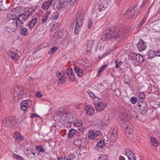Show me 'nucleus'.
<instances>
[{
    "label": "nucleus",
    "mask_w": 160,
    "mask_h": 160,
    "mask_svg": "<svg viewBox=\"0 0 160 160\" xmlns=\"http://www.w3.org/2000/svg\"><path fill=\"white\" fill-rule=\"evenodd\" d=\"M14 138H15V141L18 142H20L23 138L22 137L18 132H16L15 133Z\"/></svg>",
    "instance_id": "31"
},
{
    "label": "nucleus",
    "mask_w": 160,
    "mask_h": 160,
    "mask_svg": "<svg viewBox=\"0 0 160 160\" xmlns=\"http://www.w3.org/2000/svg\"><path fill=\"white\" fill-rule=\"evenodd\" d=\"M9 56L13 60H17L18 59V56L17 54H14L13 53L11 52L9 53Z\"/></svg>",
    "instance_id": "37"
},
{
    "label": "nucleus",
    "mask_w": 160,
    "mask_h": 160,
    "mask_svg": "<svg viewBox=\"0 0 160 160\" xmlns=\"http://www.w3.org/2000/svg\"><path fill=\"white\" fill-rule=\"evenodd\" d=\"M139 110H141L142 111L145 112V111L144 110V109L147 108V105L146 103H144L142 102H140L139 104Z\"/></svg>",
    "instance_id": "32"
},
{
    "label": "nucleus",
    "mask_w": 160,
    "mask_h": 160,
    "mask_svg": "<svg viewBox=\"0 0 160 160\" xmlns=\"http://www.w3.org/2000/svg\"><path fill=\"white\" fill-rule=\"evenodd\" d=\"M75 157V155L74 154H71L69 156V160H71L72 159Z\"/></svg>",
    "instance_id": "63"
},
{
    "label": "nucleus",
    "mask_w": 160,
    "mask_h": 160,
    "mask_svg": "<svg viewBox=\"0 0 160 160\" xmlns=\"http://www.w3.org/2000/svg\"><path fill=\"white\" fill-rule=\"evenodd\" d=\"M59 16V13L57 11L54 12L51 14L50 18L51 19H57Z\"/></svg>",
    "instance_id": "35"
},
{
    "label": "nucleus",
    "mask_w": 160,
    "mask_h": 160,
    "mask_svg": "<svg viewBox=\"0 0 160 160\" xmlns=\"http://www.w3.org/2000/svg\"><path fill=\"white\" fill-rule=\"evenodd\" d=\"M138 54H136L134 52H132L131 53L129 58L132 61H135L137 59V57Z\"/></svg>",
    "instance_id": "40"
},
{
    "label": "nucleus",
    "mask_w": 160,
    "mask_h": 160,
    "mask_svg": "<svg viewBox=\"0 0 160 160\" xmlns=\"http://www.w3.org/2000/svg\"><path fill=\"white\" fill-rule=\"evenodd\" d=\"M37 115L34 113H32L31 115V118H33L35 117H36Z\"/></svg>",
    "instance_id": "64"
},
{
    "label": "nucleus",
    "mask_w": 160,
    "mask_h": 160,
    "mask_svg": "<svg viewBox=\"0 0 160 160\" xmlns=\"http://www.w3.org/2000/svg\"><path fill=\"white\" fill-rule=\"evenodd\" d=\"M51 12L50 11H48L44 14L42 18V23H45L46 22L48 17L49 14Z\"/></svg>",
    "instance_id": "26"
},
{
    "label": "nucleus",
    "mask_w": 160,
    "mask_h": 160,
    "mask_svg": "<svg viewBox=\"0 0 160 160\" xmlns=\"http://www.w3.org/2000/svg\"><path fill=\"white\" fill-rule=\"evenodd\" d=\"M19 17H20L21 16H22V19L25 21H26L27 20V19L29 18L30 16V13L28 12H26L25 13H22V14H20L18 15Z\"/></svg>",
    "instance_id": "28"
},
{
    "label": "nucleus",
    "mask_w": 160,
    "mask_h": 160,
    "mask_svg": "<svg viewBox=\"0 0 160 160\" xmlns=\"http://www.w3.org/2000/svg\"><path fill=\"white\" fill-rule=\"evenodd\" d=\"M118 132L117 130L116 129H113L112 131V133L108 136L109 140L111 142H114L115 141L117 137V133Z\"/></svg>",
    "instance_id": "12"
},
{
    "label": "nucleus",
    "mask_w": 160,
    "mask_h": 160,
    "mask_svg": "<svg viewBox=\"0 0 160 160\" xmlns=\"http://www.w3.org/2000/svg\"><path fill=\"white\" fill-rule=\"evenodd\" d=\"M126 33L124 28L121 29L119 27L113 26L105 30L102 38L104 41L110 39L111 41H113L118 38V40H121L126 36Z\"/></svg>",
    "instance_id": "1"
},
{
    "label": "nucleus",
    "mask_w": 160,
    "mask_h": 160,
    "mask_svg": "<svg viewBox=\"0 0 160 160\" xmlns=\"http://www.w3.org/2000/svg\"><path fill=\"white\" fill-rule=\"evenodd\" d=\"M108 156L106 155H101L98 160H108Z\"/></svg>",
    "instance_id": "49"
},
{
    "label": "nucleus",
    "mask_w": 160,
    "mask_h": 160,
    "mask_svg": "<svg viewBox=\"0 0 160 160\" xmlns=\"http://www.w3.org/2000/svg\"><path fill=\"white\" fill-rule=\"evenodd\" d=\"M68 114L67 113L62 114L61 116L59 118V122L62 124H66L68 122Z\"/></svg>",
    "instance_id": "14"
},
{
    "label": "nucleus",
    "mask_w": 160,
    "mask_h": 160,
    "mask_svg": "<svg viewBox=\"0 0 160 160\" xmlns=\"http://www.w3.org/2000/svg\"><path fill=\"white\" fill-rule=\"evenodd\" d=\"M16 21V23L17 26H20L23 23V22L17 17Z\"/></svg>",
    "instance_id": "48"
},
{
    "label": "nucleus",
    "mask_w": 160,
    "mask_h": 160,
    "mask_svg": "<svg viewBox=\"0 0 160 160\" xmlns=\"http://www.w3.org/2000/svg\"><path fill=\"white\" fill-rule=\"evenodd\" d=\"M35 149L39 152L44 153L45 152V149L41 145H39L38 146L35 147Z\"/></svg>",
    "instance_id": "33"
},
{
    "label": "nucleus",
    "mask_w": 160,
    "mask_h": 160,
    "mask_svg": "<svg viewBox=\"0 0 160 160\" xmlns=\"http://www.w3.org/2000/svg\"><path fill=\"white\" fill-rule=\"evenodd\" d=\"M84 141V139L78 138L75 139L74 141V145L79 147H80L81 146L83 147L84 146L83 142Z\"/></svg>",
    "instance_id": "16"
},
{
    "label": "nucleus",
    "mask_w": 160,
    "mask_h": 160,
    "mask_svg": "<svg viewBox=\"0 0 160 160\" xmlns=\"http://www.w3.org/2000/svg\"><path fill=\"white\" fill-rule=\"evenodd\" d=\"M133 12H132V9L128 10L124 13V17L125 18H130L132 17L133 15Z\"/></svg>",
    "instance_id": "25"
},
{
    "label": "nucleus",
    "mask_w": 160,
    "mask_h": 160,
    "mask_svg": "<svg viewBox=\"0 0 160 160\" xmlns=\"http://www.w3.org/2000/svg\"><path fill=\"white\" fill-rule=\"evenodd\" d=\"M109 120V119H108L106 117H104L102 118L101 120H97L96 121L97 125L99 126L104 127L109 124V122L108 121Z\"/></svg>",
    "instance_id": "10"
},
{
    "label": "nucleus",
    "mask_w": 160,
    "mask_h": 160,
    "mask_svg": "<svg viewBox=\"0 0 160 160\" xmlns=\"http://www.w3.org/2000/svg\"><path fill=\"white\" fill-rule=\"evenodd\" d=\"M59 49L58 47L54 46L52 48L50 51L48 52V54L50 55H52L56 51Z\"/></svg>",
    "instance_id": "44"
},
{
    "label": "nucleus",
    "mask_w": 160,
    "mask_h": 160,
    "mask_svg": "<svg viewBox=\"0 0 160 160\" xmlns=\"http://www.w3.org/2000/svg\"><path fill=\"white\" fill-rule=\"evenodd\" d=\"M136 46L140 51L144 50L146 47L145 42L142 41V39L139 40L138 42L136 44Z\"/></svg>",
    "instance_id": "9"
},
{
    "label": "nucleus",
    "mask_w": 160,
    "mask_h": 160,
    "mask_svg": "<svg viewBox=\"0 0 160 160\" xmlns=\"http://www.w3.org/2000/svg\"><path fill=\"white\" fill-rule=\"evenodd\" d=\"M85 110L87 111V113L88 115L93 114L94 113V110L93 107H91V106L86 105L84 107Z\"/></svg>",
    "instance_id": "18"
},
{
    "label": "nucleus",
    "mask_w": 160,
    "mask_h": 160,
    "mask_svg": "<svg viewBox=\"0 0 160 160\" xmlns=\"http://www.w3.org/2000/svg\"><path fill=\"white\" fill-rule=\"evenodd\" d=\"M107 107L106 104L101 101L95 103V108L96 110L99 111L104 110Z\"/></svg>",
    "instance_id": "7"
},
{
    "label": "nucleus",
    "mask_w": 160,
    "mask_h": 160,
    "mask_svg": "<svg viewBox=\"0 0 160 160\" xmlns=\"http://www.w3.org/2000/svg\"><path fill=\"white\" fill-rule=\"evenodd\" d=\"M15 118L14 117L11 116L9 117L7 119L4 118L2 121V124L5 126L8 127L11 125H13L15 124Z\"/></svg>",
    "instance_id": "5"
},
{
    "label": "nucleus",
    "mask_w": 160,
    "mask_h": 160,
    "mask_svg": "<svg viewBox=\"0 0 160 160\" xmlns=\"http://www.w3.org/2000/svg\"><path fill=\"white\" fill-rule=\"evenodd\" d=\"M101 134V132L100 131L91 129L88 131L87 137L90 140L94 141L96 140V138Z\"/></svg>",
    "instance_id": "4"
},
{
    "label": "nucleus",
    "mask_w": 160,
    "mask_h": 160,
    "mask_svg": "<svg viewBox=\"0 0 160 160\" xmlns=\"http://www.w3.org/2000/svg\"><path fill=\"white\" fill-rule=\"evenodd\" d=\"M65 113V111L62 108H60L58 111V115Z\"/></svg>",
    "instance_id": "50"
},
{
    "label": "nucleus",
    "mask_w": 160,
    "mask_h": 160,
    "mask_svg": "<svg viewBox=\"0 0 160 160\" xmlns=\"http://www.w3.org/2000/svg\"><path fill=\"white\" fill-rule=\"evenodd\" d=\"M52 0L46 1L43 4L42 8L44 10H48L52 4Z\"/></svg>",
    "instance_id": "19"
},
{
    "label": "nucleus",
    "mask_w": 160,
    "mask_h": 160,
    "mask_svg": "<svg viewBox=\"0 0 160 160\" xmlns=\"http://www.w3.org/2000/svg\"><path fill=\"white\" fill-rule=\"evenodd\" d=\"M57 75L59 78L58 83L65 84L66 83L65 80L66 78V75L59 72L58 74H57Z\"/></svg>",
    "instance_id": "15"
},
{
    "label": "nucleus",
    "mask_w": 160,
    "mask_h": 160,
    "mask_svg": "<svg viewBox=\"0 0 160 160\" xmlns=\"http://www.w3.org/2000/svg\"><path fill=\"white\" fill-rule=\"evenodd\" d=\"M144 60V58L143 55L138 54L137 59L136 60V62L138 63H142Z\"/></svg>",
    "instance_id": "30"
},
{
    "label": "nucleus",
    "mask_w": 160,
    "mask_h": 160,
    "mask_svg": "<svg viewBox=\"0 0 160 160\" xmlns=\"http://www.w3.org/2000/svg\"><path fill=\"white\" fill-rule=\"evenodd\" d=\"M125 153L129 160H137L135 154L131 150L127 149L126 150Z\"/></svg>",
    "instance_id": "8"
},
{
    "label": "nucleus",
    "mask_w": 160,
    "mask_h": 160,
    "mask_svg": "<svg viewBox=\"0 0 160 160\" xmlns=\"http://www.w3.org/2000/svg\"><path fill=\"white\" fill-rule=\"evenodd\" d=\"M117 110L119 113H121L120 116H121L122 115H125V117L127 116V115H128L127 113L126 112L125 108L123 106H120L118 107Z\"/></svg>",
    "instance_id": "21"
},
{
    "label": "nucleus",
    "mask_w": 160,
    "mask_h": 160,
    "mask_svg": "<svg viewBox=\"0 0 160 160\" xmlns=\"http://www.w3.org/2000/svg\"><path fill=\"white\" fill-rule=\"evenodd\" d=\"M15 26L14 22H13L10 23V25L5 27V29L7 32L9 33H11L13 31Z\"/></svg>",
    "instance_id": "20"
},
{
    "label": "nucleus",
    "mask_w": 160,
    "mask_h": 160,
    "mask_svg": "<svg viewBox=\"0 0 160 160\" xmlns=\"http://www.w3.org/2000/svg\"><path fill=\"white\" fill-rule=\"evenodd\" d=\"M92 26V20H90L88 22V27L89 28L91 27Z\"/></svg>",
    "instance_id": "61"
},
{
    "label": "nucleus",
    "mask_w": 160,
    "mask_h": 160,
    "mask_svg": "<svg viewBox=\"0 0 160 160\" xmlns=\"http://www.w3.org/2000/svg\"><path fill=\"white\" fill-rule=\"evenodd\" d=\"M66 73L67 75L69 76V78L71 81H74L75 79L74 74L72 69H67L66 71Z\"/></svg>",
    "instance_id": "17"
},
{
    "label": "nucleus",
    "mask_w": 160,
    "mask_h": 160,
    "mask_svg": "<svg viewBox=\"0 0 160 160\" xmlns=\"http://www.w3.org/2000/svg\"><path fill=\"white\" fill-rule=\"evenodd\" d=\"M14 157L15 158L19 160H24V159L22 157L16 154H14Z\"/></svg>",
    "instance_id": "52"
},
{
    "label": "nucleus",
    "mask_w": 160,
    "mask_h": 160,
    "mask_svg": "<svg viewBox=\"0 0 160 160\" xmlns=\"http://www.w3.org/2000/svg\"><path fill=\"white\" fill-rule=\"evenodd\" d=\"M30 154L33 155V156L31 157L32 158H34L35 156H36V155L35 154V153L34 152V150L31 151Z\"/></svg>",
    "instance_id": "62"
},
{
    "label": "nucleus",
    "mask_w": 160,
    "mask_h": 160,
    "mask_svg": "<svg viewBox=\"0 0 160 160\" xmlns=\"http://www.w3.org/2000/svg\"><path fill=\"white\" fill-rule=\"evenodd\" d=\"M94 42V41L92 39L88 41L87 46V51L89 52L91 50L93 45Z\"/></svg>",
    "instance_id": "29"
},
{
    "label": "nucleus",
    "mask_w": 160,
    "mask_h": 160,
    "mask_svg": "<svg viewBox=\"0 0 160 160\" xmlns=\"http://www.w3.org/2000/svg\"><path fill=\"white\" fill-rule=\"evenodd\" d=\"M21 108L23 111H25L28 107L27 101L24 100L21 103Z\"/></svg>",
    "instance_id": "24"
},
{
    "label": "nucleus",
    "mask_w": 160,
    "mask_h": 160,
    "mask_svg": "<svg viewBox=\"0 0 160 160\" xmlns=\"http://www.w3.org/2000/svg\"><path fill=\"white\" fill-rule=\"evenodd\" d=\"M151 141L153 145L155 147H157L158 145V142L154 138L151 137L150 138Z\"/></svg>",
    "instance_id": "39"
},
{
    "label": "nucleus",
    "mask_w": 160,
    "mask_h": 160,
    "mask_svg": "<svg viewBox=\"0 0 160 160\" xmlns=\"http://www.w3.org/2000/svg\"><path fill=\"white\" fill-rule=\"evenodd\" d=\"M35 96L38 98H41L42 97V95L40 92L38 91L35 93Z\"/></svg>",
    "instance_id": "51"
},
{
    "label": "nucleus",
    "mask_w": 160,
    "mask_h": 160,
    "mask_svg": "<svg viewBox=\"0 0 160 160\" xmlns=\"http://www.w3.org/2000/svg\"><path fill=\"white\" fill-rule=\"evenodd\" d=\"M82 124L81 121H77L76 123H74V125L75 126L79 127L81 126Z\"/></svg>",
    "instance_id": "55"
},
{
    "label": "nucleus",
    "mask_w": 160,
    "mask_h": 160,
    "mask_svg": "<svg viewBox=\"0 0 160 160\" xmlns=\"http://www.w3.org/2000/svg\"><path fill=\"white\" fill-rule=\"evenodd\" d=\"M17 16L14 15H12L11 13H8L7 14V18L9 19V20H14L17 18Z\"/></svg>",
    "instance_id": "45"
},
{
    "label": "nucleus",
    "mask_w": 160,
    "mask_h": 160,
    "mask_svg": "<svg viewBox=\"0 0 160 160\" xmlns=\"http://www.w3.org/2000/svg\"><path fill=\"white\" fill-rule=\"evenodd\" d=\"M107 65L105 64L102 67L98 70V73L101 72L105 69V68L107 67Z\"/></svg>",
    "instance_id": "53"
},
{
    "label": "nucleus",
    "mask_w": 160,
    "mask_h": 160,
    "mask_svg": "<svg viewBox=\"0 0 160 160\" xmlns=\"http://www.w3.org/2000/svg\"><path fill=\"white\" fill-rule=\"evenodd\" d=\"M147 17H144L140 21L137 27V29H139L141 27L143 24L145 22L146 20Z\"/></svg>",
    "instance_id": "38"
},
{
    "label": "nucleus",
    "mask_w": 160,
    "mask_h": 160,
    "mask_svg": "<svg viewBox=\"0 0 160 160\" xmlns=\"http://www.w3.org/2000/svg\"><path fill=\"white\" fill-rule=\"evenodd\" d=\"M160 56V52L158 50H150L148 54V58L151 59L156 56Z\"/></svg>",
    "instance_id": "11"
},
{
    "label": "nucleus",
    "mask_w": 160,
    "mask_h": 160,
    "mask_svg": "<svg viewBox=\"0 0 160 160\" xmlns=\"http://www.w3.org/2000/svg\"><path fill=\"white\" fill-rule=\"evenodd\" d=\"M124 82L127 84H129L131 82V79L127 75H126L124 77Z\"/></svg>",
    "instance_id": "43"
},
{
    "label": "nucleus",
    "mask_w": 160,
    "mask_h": 160,
    "mask_svg": "<svg viewBox=\"0 0 160 160\" xmlns=\"http://www.w3.org/2000/svg\"><path fill=\"white\" fill-rule=\"evenodd\" d=\"M65 5L64 1H59V4L57 7V8L58 10H63L65 8Z\"/></svg>",
    "instance_id": "34"
},
{
    "label": "nucleus",
    "mask_w": 160,
    "mask_h": 160,
    "mask_svg": "<svg viewBox=\"0 0 160 160\" xmlns=\"http://www.w3.org/2000/svg\"><path fill=\"white\" fill-rule=\"evenodd\" d=\"M111 3V0H104L102 4L99 6L98 11L100 12L103 11L105 8H107L108 6L110 5Z\"/></svg>",
    "instance_id": "6"
},
{
    "label": "nucleus",
    "mask_w": 160,
    "mask_h": 160,
    "mask_svg": "<svg viewBox=\"0 0 160 160\" xmlns=\"http://www.w3.org/2000/svg\"><path fill=\"white\" fill-rule=\"evenodd\" d=\"M87 93L92 99L97 98L98 97L94 93L91 91L90 90H88L87 91Z\"/></svg>",
    "instance_id": "41"
},
{
    "label": "nucleus",
    "mask_w": 160,
    "mask_h": 160,
    "mask_svg": "<svg viewBox=\"0 0 160 160\" xmlns=\"http://www.w3.org/2000/svg\"><path fill=\"white\" fill-rule=\"evenodd\" d=\"M130 101L132 103L135 104L137 101V98L135 97H133L131 98Z\"/></svg>",
    "instance_id": "56"
},
{
    "label": "nucleus",
    "mask_w": 160,
    "mask_h": 160,
    "mask_svg": "<svg viewBox=\"0 0 160 160\" xmlns=\"http://www.w3.org/2000/svg\"><path fill=\"white\" fill-rule=\"evenodd\" d=\"M15 92L14 94L15 95H17L19 94L20 92V90L18 89V87H17L15 88Z\"/></svg>",
    "instance_id": "58"
},
{
    "label": "nucleus",
    "mask_w": 160,
    "mask_h": 160,
    "mask_svg": "<svg viewBox=\"0 0 160 160\" xmlns=\"http://www.w3.org/2000/svg\"><path fill=\"white\" fill-rule=\"evenodd\" d=\"M81 104L80 103H78L75 105L74 106L75 108L76 109H79L81 106Z\"/></svg>",
    "instance_id": "60"
},
{
    "label": "nucleus",
    "mask_w": 160,
    "mask_h": 160,
    "mask_svg": "<svg viewBox=\"0 0 160 160\" xmlns=\"http://www.w3.org/2000/svg\"><path fill=\"white\" fill-rule=\"evenodd\" d=\"M76 0H66V2L69 3L70 5H73Z\"/></svg>",
    "instance_id": "59"
},
{
    "label": "nucleus",
    "mask_w": 160,
    "mask_h": 160,
    "mask_svg": "<svg viewBox=\"0 0 160 160\" xmlns=\"http://www.w3.org/2000/svg\"><path fill=\"white\" fill-rule=\"evenodd\" d=\"M97 145L98 147H100L102 148L105 146V143L104 141L100 140L97 143Z\"/></svg>",
    "instance_id": "42"
},
{
    "label": "nucleus",
    "mask_w": 160,
    "mask_h": 160,
    "mask_svg": "<svg viewBox=\"0 0 160 160\" xmlns=\"http://www.w3.org/2000/svg\"><path fill=\"white\" fill-rule=\"evenodd\" d=\"M143 6V5L140 6L136 5L135 7L132 8V12H133V15L136 16L139 14Z\"/></svg>",
    "instance_id": "13"
},
{
    "label": "nucleus",
    "mask_w": 160,
    "mask_h": 160,
    "mask_svg": "<svg viewBox=\"0 0 160 160\" xmlns=\"http://www.w3.org/2000/svg\"><path fill=\"white\" fill-rule=\"evenodd\" d=\"M37 21V18H36L33 17L32 19L29 22L28 26L30 28H33Z\"/></svg>",
    "instance_id": "22"
},
{
    "label": "nucleus",
    "mask_w": 160,
    "mask_h": 160,
    "mask_svg": "<svg viewBox=\"0 0 160 160\" xmlns=\"http://www.w3.org/2000/svg\"><path fill=\"white\" fill-rule=\"evenodd\" d=\"M75 132L76 130L75 129L72 128L71 129L68 133V137L70 138L72 137Z\"/></svg>",
    "instance_id": "46"
},
{
    "label": "nucleus",
    "mask_w": 160,
    "mask_h": 160,
    "mask_svg": "<svg viewBox=\"0 0 160 160\" xmlns=\"http://www.w3.org/2000/svg\"><path fill=\"white\" fill-rule=\"evenodd\" d=\"M138 97L140 98L143 99L145 98V95L144 93L140 92L139 93Z\"/></svg>",
    "instance_id": "54"
},
{
    "label": "nucleus",
    "mask_w": 160,
    "mask_h": 160,
    "mask_svg": "<svg viewBox=\"0 0 160 160\" xmlns=\"http://www.w3.org/2000/svg\"><path fill=\"white\" fill-rule=\"evenodd\" d=\"M115 63L116 64L115 67L117 68H119L120 66L122 64L121 61L118 62L117 60L115 62Z\"/></svg>",
    "instance_id": "57"
},
{
    "label": "nucleus",
    "mask_w": 160,
    "mask_h": 160,
    "mask_svg": "<svg viewBox=\"0 0 160 160\" xmlns=\"http://www.w3.org/2000/svg\"><path fill=\"white\" fill-rule=\"evenodd\" d=\"M60 27V25L58 23L54 24L51 28V29L52 30H58L59 27Z\"/></svg>",
    "instance_id": "47"
},
{
    "label": "nucleus",
    "mask_w": 160,
    "mask_h": 160,
    "mask_svg": "<svg viewBox=\"0 0 160 160\" xmlns=\"http://www.w3.org/2000/svg\"><path fill=\"white\" fill-rule=\"evenodd\" d=\"M74 71L79 77H82L83 74V71L79 67L77 66H75Z\"/></svg>",
    "instance_id": "23"
},
{
    "label": "nucleus",
    "mask_w": 160,
    "mask_h": 160,
    "mask_svg": "<svg viewBox=\"0 0 160 160\" xmlns=\"http://www.w3.org/2000/svg\"><path fill=\"white\" fill-rule=\"evenodd\" d=\"M130 118V115H127V116L125 117V115L120 116L119 122L122 128L126 129L128 128L129 123V121Z\"/></svg>",
    "instance_id": "3"
},
{
    "label": "nucleus",
    "mask_w": 160,
    "mask_h": 160,
    "mask_svg": "<svg viewBox=\"0 0 160 160\" xmlns=\"http://www.w3.org/2000/svg\"><path fill=\"white\" fill-rule=\"evenodd\" d=\"M77 20H74L71 25L72 28L74 29V33L76 35L78 34L80 31L84 21V14L82 12H78Z\"/></svg>",
    "instance_id": "2"
},
{
    "label": "nucleus",
    "mask_w": 160,
    "mask_h": 160,
    "mask_svg": "<svg viewBox=\"0 0 160 160\" xmlns=\"http://www.w3.org/2000/svg\"><path fill=\"white\" fill-rule=\"evenodd\" d=\"M126 129V134L127 135H132L133 134L134 131L133 128L130 127H128Z\"/></svg>",
    "instance_id": "36"
},
{
    "label": "nucleus",
    "mask_w": 160,
    "mask_h": 160,
    "mask_svg": "<svg viewBox=\"0 0 160 160\" xmlns=\"http://www.w3.org/2000/svg\"><path fill=\"white\" fill-rule=\"evenodd\" d=\"M20 33L22 35L26 36L29 34L27 29L25 28L21 27L20 29Z\"/></svg>",
    "instance_id": "27"
}]
</instances>
